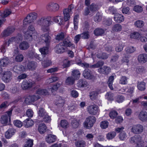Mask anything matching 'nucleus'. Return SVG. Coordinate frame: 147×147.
<instances>
[{"mask_svg":"<svg viewBox=\"0 0 147 147\" xmlns=\"http://www.w3.org/2000/svg\"><path fill=\"white\" fill-rule=\"evenodd\" d=\"M37 66V64L36 62L32 61H28L26 63L25 67L26 69L32 71L36 69Z\"/></svg>","mask_w":147,"mask_h":147,"instance_id":"nucleus-9","label":"nucleus"},{"mask_svg":"<svg viewBox=\"0 0 147 147\" xmlns=\"http://www.w3.org/2000/svg\"><path fill=\"white\" fill-rule=\"evenodd\" d=\"M62 43H60L56 45L55 47L56 52L58 53H61L65 51L64 47Z\"/></svg>","mask_w":147,"mask_h":147,"instance_id":"nucleus-21","label":"nucleus"},{"mask_svg":"<svg viewBox=\"0 0 147 147\" xmlns=\"http://www.w3.org/2000/svg\"><path fill=\"white\" fill-rule=\"evenodd\" d=\"M87 111L91 115H96L98 111V107L96 105H92L88 106L87 108Z\"/></svg>","mask_w":147,"mask_h":147,"instance_id":"nucleus-12","label":"nucleus"},{"mask_svg":"<svg viewBox=\"0 0 147 147\" xmlns=\"http://www.w3.org/2000/svg\"><path fill=\"white\" fill-rule=\"evenodd\" d=\"M71 75L73 76V77L75 79H77L79 78L80 75V73L78 70H74L71 73Z\"/></svg>","mask_w":147,"mask_h":147,"instance_id":"nucleus-38","label":"nucleus"},{"mask_svg":"<svg viewBox=\"0 0 147 147\" xmlns=\"http://www.w3.org/2000/svg\"><path fill=\"white\" fill-rule=\"evenodd\" d=\"M74 8V6L72 5H69L68 8L65 9L63 12L64 15V20L65 21L69 20L70 16L72 13V10Z\"/></svg>","mask_w":147,"mask_h":147,"instance_id":"nucleus-5","label":"nucleus"},{"mask_svg":"<svg viewBox=\"0 0 147 147\" xmlns=\"http://www.w3.org/2000/svg\"><path fill=\"white\" fill-rule=\"evenodd\" d=\"M16 130L13 128H9L5 133V136L6 138L9 139L14 135Z\"/></svg>","mask_w":147,"mask_h":147,"instance_id":"nucleus-17","label":"nucleus"},{"mask_svg":"<svg viewBox=\"0 0 147 147\" xmlns=\"http://www.w3.org/2000/svg\"><path fill=\"white\" fill-rule=\"evenodd\" d=\"M37 18L36 14V13H30L24 20V25H26L28 23H32Z\"/></svg>","mask_w":147,"mask_h":147,"instance_id":"nucleus-6","label":"nucleus"},{"mask_svg":"<svg viewBox=\"0 0 147 147\" xmlns=\"http://www.w3.org/2000/svg\"><path fill=\"white\" fill-rule=\"evenodd\" d=\"M116 135L115 131H111L109 132L106 135V137L108 140H110L113 138Z\"/></svg>","mask_w":147,"mask_h":147,"instance_id":"nucleus-42","label":"nucleus"},{"mask_svg":"<svg viewBox=\"0 0 147 147\" xmlns=\"http://www.w3.org/2000/svg\"><path fill=\"white\" fill-rule=\"evenodd\" d=\"M79 125V123L78 120L74 119L72 121L71 125L73 128H77Z\"/></svg>","mask_w":147,"mask_h":147,"instance_id":"nucleus-48","label":"nucleus"},{"mask_svg":"<svg viewBox=\"0 0 147 147\" xmlns=\"http://www.w3.org/2000/svg\"><path fill=\"white\" fill-rule=\"evenodd\" d=\"M11 11L9 9H5L3 12L1 13V16L2 18H6L11 14Z\"/></svg>","mask_w":147,"mask_h":147,"instance_id":"nucleus-34","label":"nucleus"},{"mask_svg":"<svg viewBox=\"0 0 147 147\" xmlns=\"http://www.w3.org/2000/svg\"><path fill=\"white\" fill-rule=\"evenodd\" d=\"M42 66L44 67H47L51 65L52 62L47 57V60H44L42 62Z\"/></svg>","mask_w":147,"mask_h":147,"instance_id":"nucleus-37","label":"nucleus"},{"mask_svg":"<svg viewBox=\"0 0 147 147\" xmlns=\"http://www.w3.org/2000/svg\"><path fill=\"white\" fill-rule=\"evenodd\" d=\"M61 86L60 84L57 83L55 85L53 86V87L50 89H49V91H51V93H53L54 91L57 90Z\"/></svg>","mask_w":147,"mask_h":147,"instance_id":"nucleus-45","label":"nucleus"},{"mask_svg":"<svg viewBox=\"0 0 147 147\" xmlns=\"http://www.w3.org/2000/svg\"><path fill=\"white\" fill-rule=\"evenodd\" d=\"M88 85L87 81L83 80H80L78 81L77 86L79 88L85 87Z\"/></svg>","mask_w":147,"mask_h":147,"instance_id":"nucleus-25","label":"nucleus"},{"mask_svg":"<svg viewBox=\"0 0 147 147\" xmlns=\"http://www.w3.org/2000/svg\"><path fill=\"white\" fill-rule=\"evenodd\" d=\"M136 71L138 74H142L145 71V69L142 66H138L136 68Z\"/></svg>","mask_w":147,"mask_h":147,"instance_id":"nucleus-54","label":"nucleus"},{"mask_svg":"<svg viewBox=\"0 0 147 147\" xmlns=\"http://www.w3.org/2000/svg\"><path fill=\"white\" fill-rule=\"evenodd\" d=\"M38 115L39 117H43L47 113L43 108H40L38 111Z\"/></svg>","mask_w":147,"mask_h":147,"instance_id":"nucleus-43","label":"nucleus"},{"mask_svg":"<svg viewBox=\"0 0 147 147\" xmlns=\"http://www.w3.org/2000/svg\"><path fill=\"white\" fill-rule=\"evenodd\" d=\"M31 100L33 102H34L40 98V97L37 94L30 95Z\"/></svg>","mask_w":147,"mask_h":147,"instance_id":"nucleus-62","label":"nucleus"},{"mask_svg":"<svg viewBox=\"0 0 147 147\" xmlns=\"http://www.w3.org/2000/svg\"><path fill=\"white\" fill-rule=\"evenodd\" d=\"M36 94H38L41 95H47L49 94L50 91H49V89H46L39 88L36 90Z\"/></svg>","mask_w":147,"mask_h":147,"instance_id":"nucleus-22","label":"nucleus"},{"mask_svg":"<svg viewBox=\"0 0 147 147\" xmlns=\"http://www.w3.org/2000/svg\"><path fill=\"white\" fill-rule=\"evenodd\" d=\"M75 144L77 147H84L86 145L85 142L82 140L78 141Z\"/></svg>","mask_w":147,"mask_h":147,"instance_id":"nucleus-47","label":"nucleus"},{"mask_svg":"<svg viewBox=\"0 0 147 147\" xmlns=\"http://www.w3.org/2000/svg\"><path fill=\"white\" fill-rule=\"evenodd\" d=\"M143 125L139 124L133 126L131 129V131L134 134H139L143 131Z\"/></svg>","mask_w":147,"mask_h":147,"instance_id":"nucleus-7","label":"nucleus"},{"mask_svg":"<svg viewBox=\"0 0 147 147\" xmlns=\"http://www.w3.org/2000/svg\"><path fill=\"white\" fill-rule=\"evenodd\" d=\"M114 79V76H111L109 77L107 82L108 84L109 88L112 90H113V84Z\"/></svg>","mask_w":147,"mask_h":147,"instance_id":"nucleus-35","label":"nucleus"},{"mask_svg":"<svg viewBox=\"0 0 147 147\" xmlns=\"http://www.w3.org/2000/svg\"><path fill=\"white\" fill-rule=\"evenodd\" d=\"M115 21L117 23H120L124 21V18L123 15L118 13L115 14L114 17Z\"/></svg>","mask_w":147,"mask_h":147,"instance_id":"nucleus-19","label":"nucleus"},{"mask_svg":"<svg viewBox=\"0 0 147 147\" xmlns=\"http://www.w3.org/2000/svg\"><path fill=\"white\" fill-rule=\"evenodd\" d=\"M122 28V26L120 24H116L114 25L112 27V30L114 32L121 31Z\"/></svg>","mask_w":147,"mask_h":147,"instance_id":"nucleus-39","label":"nucleus"},{"mask_svg":"<svg viewBox=\"0 0 147 147\" xmlns=\"http://www.w3.org/2000/svg\"><path fill=\"white\" fill-rule=\"evenodd\" d=\"M127 82V78L125 76H122L119 80V83L121 84H125Z\"/></svg>","mask_w":147,"mask_h":147,"instance_id":"nucleus-63","label":"nucleus"},{"mask_svg":"<svg viewBox=\"0 0 147 147\" xmlns=\"http://www.w3.org/2000/svg\"><path fill=\"white\" fill-rule=\"evenodd\" d=\"M110 68L106 66L101 67L98 69V71L100 74L107 75L111 71Z\"/></svg>","mask_w":147,"mask_h":147,"instance_id":"nucleus-14","label":"nucleus"},{"mask_svg":"<svg viewBox=\"0 0 147 147\" xmlns=\"http://www.w3.org/2000/svg\"><path fill=\"white\" fill-rule=\"evenodd\" d=\"M83 75L84 78L88 80H94L96 79V76L90 70L88 69H86L84 71Z\"/></svg>","mask_w":147,"mask_h":147,"instance_id":"nucleus-8","label":"nucleus"},{"mask_svg":"<svg viewBox=\"0 0 147 147\" xmlns=\"http://www.w3.org/2000/svg\"><path fill=\"white\" fill-rule=\"evenodd\" d=\"M34 24H32L28 27L27 31L24 33V35L25 38L29 41L31 40L32 39V34L35 31Z\"/></svg>","mask_w":147,"mask_h":147,"instance_id":"nucleus-4","label":"nucleus"},{"mask_svg":"<svg viewBox=\"0 0 147 147\" xmlns=\"http://www.w3.org/2000/svg\"><path fill=\"white\" fill-rule=\"evenodd\" d=\"M99 93L97 91H92L89 93V97L92 100H94L96 99Z\"/></svg>","mask_w":147,"mask_h":147,"instance_id":"nucleus-26","label":"nucleus"},{"mask_svg":"<svg viewBox=\"0 0 147 147\" xmlns=\"http://www.w3.org/2000/svg\"><path fill=\"white\" fill-rule=\"evenodd\" d=\"M126 52L127 54H130L134 52L136 50L133 47H129L125 48Z\"/></svg>","mask_w":147,"mask_h":147,"instance_id":"nucleus-51","label":"nucleus"},{"mask_svg":"<svg viewBox=\"0 0 147 147\" xmlns=\"http://www.w3.org/2000/svg\"><path fill=\"white\" fill-rule=\"evenodd\" d=\"M105 33L104 30L102 28H97L94 31V34L96 36H101Z\"/></svg>","mask_w":147,"mask_h":147,"instance_id":"nucleus-33","label":"nucleus"},{"mask_svg":"<svg viewBox=\"0 0 147 147\" xmlns=\"http://www.w3.org/2000/svg\"><path fill=\"white\" fill-rule=\"evenodd\" d=\"M127 137L126 134L125 132L120 133L119 135V138L121 140H125Z\"/></svg>","mask_w":147,"mask_h":147,"instance_id":"nucleus-57","label":"nucleus"},{"mask_svg":"<svg viewBox=\"0 0 147 147\" xmlns=\"http://www.w3.org/2000/svg\"><path fill=\"white\" fill-rule=\"evenodd\" d=\"M46 128L47 127L45 125L42 123L39 124L38 130L40 134H42L46 132Z\"/></svg>","mask_w":147,"mask_h":147,"instance_id":"nucleus-27","label":"nucleus"},{"mask_svg":"<svg viewBox=\"0 0 147 147\" xmlns=\"http://www.w3.org/2000/svg\"><path fill=\"white\" fill-rule=\"evenodd\" d=\"M1 124L4 125L7 124L8 122V117L7 115H5L1 116L0 119Z\"/></svg>","mask_w":147,"mask_h":147,"instance_id":"nucleus-31","label":"nucleus"},{"mask_svg":"<svg viewBox=\"0 0 147 147\" xmlns=\"http://www.w3.org/2000/svg\"><path fill=\"white\" fill-rule=\"evenodd\" d=\"M99 9L98 6L94 3H92L90 6L89 9L92 11H97Z\"/></svg>","mask_w":147,"mask_h":147,"instance_id":"nucleus-44","label":"nucleus"},{"mask_svg":"<svg viewBox=\"0 0 147 147\" xmlns=\"http://www.w3.org/2000/svg\"><path fill=\"white\" fill-rule=\"evenodd\" d=\"M138 59L141 63H144L147 61V56H138Z\"/></svg>","mask_w":147,"mask_h":147,"instance_id":"nucleus-40","label":"nucleus"},{"mask_svg":"<svg viewBox=\"0 0 147 147\" xmlns=\"http://www.w3.org/2000/svg\"><path fill=\"white\" fill-rule=\"evenodd\" d=\"M32 85V82L24 80L22 83L21 87L23 90H26L31 88Z\"/></svg>","mask_w":147,"mask_h":147,"instance_id":"nucleus-20","label":"nucleus"},{"mask_svg":"<svg viewBox=\"0 0 147 147\" xmlns=\"http://www.w3.org/2000/svg\"><path fill=\"white\" fill-rule=\"evenodd\" d=\"M138 88L140 90H144L145 89V83L144 82H141L138 83Z\"/></svg>","mask_w":147,"mask_h":147,"instance_id":"nucleus-49","label":"nucleus"},{"mask_svg":"<svg viewBox=\"0 0 147 147\" xmlns=\"http://www.w3.org/2000/svg\"><path fill=\"white\" fill-rule=\"evenodd\" d=\"M53 20L56 22H58L60 25H63L64 22L62 18L59 16H57L53 17Z\"/></svg>","mask_w":147,"mask_h":147,"instance_id":"nucleus-30","label":"nucleus"},{"mask_svg":"<svg viewBox=\"0 0 147 147\" xmlns=\"http://www.w3.org/2000/svg\"><path fill=\"white\" fill-rule=\"evenodd\" d=\"M40 38L41 40L44 42L46 44V47H44L40 49L39 50L40 51L41 53L42 54L47 55L48 54L49 46L51 41V37L47 34H42L40 36Z\"/></svg>","mask_w":147,"mask_h":147,"instance_id":"nucleus-2","label":"nucleus"},{"mask_svg":"<svg viewBox=\"0 0 147 147\" xmlns=\"http://www.w3.org/2000/svg\"><path fill=\"white\" fill-rule=\"evenodd\" d=\"M77 59L76 60V61H77ZM82 60L81 59L79 60V62H77V64L78 65H79L80 66L82 67H84L87 68L89 67L90 68V65H89V64L88 63H82Z\"/></svg>","mask_w":147,"mask_h":147,"instance_id":"nucleus-53","label":"nucleus"},{"mask_svg":"<svg viewBox=\"0 0 147 147\" xmlns=\"http://www.w3.org/2000/svg\"><path fill=\"white\" fill-rule=\"evenodd\" d=\"M142 98H144L147 100L146 101H141L140 102L142 106L144 108L147 107V97L144 96H142Z\"/></svg>","mask_w":147,"mask_h":147,"instance_id":"nucleus-64","label":"nucleus"},{"mask_svg":"<svg viewBox=\"0 0 147 147\" xmlns=\"http://www.w3.org/2000/svg\"><path fill=\"white\" fill-rule=\"evenodd\" d=\"M140 138L138 136H135L130 138V142L131 143H136L138 140H140Z\"/></svg>","mask_w":147,"mask_h":147,"instance_id":"nucleus-52","label":"nucleus"},{"mask_svg":"<svg viewBox=\"0 0 147 147\" xmlns=\"http://www.w3.org/2000/svg\"><path fill=\"white\" fill-rule=\"evenodd\" d=\"M75 80V79L73 77L69 76L66 79L65 83L66 85H72L74 84Z\"/></svg>","mask_w":147,"mask_h":147,"instance_id":"nucleus-28","label":"nucleus"},{"mask_svg":"<svg viewBox=\"0 0 147 147\" xmlns=\"http://www.w3.org/2000/svg\"><path fill=\"white\" fill-rule=\"evenodd\" d=\"M12 70L14 72L20 73L26 70V68L22 65H15L12 68Z\"/></svg>","mask_w":147,"mask_h":147,"instance_id":"nucleus-13","label":"nucleus"},{"mask_svg":"<svg viewBox=\"0 0 147 147\" xmlns=\"http://www.w3.org/2000/svg\"><path fill=\"white\" fill-rule=\"evenodd\" d=\"M104 64V62L102 61H99L97 63L94 64L90 65V68H97L102 67Z\"/></svg>","mask_w":147,"mask_h":147,"instance_id":"nucleus-32","label":"nucleus"},{"mask_svg":"<svg viewBox=\"0 0 147 147\" xmlns=\"http://www.w3.org/2000/svg\"><path fill=\"white\" fill-rule=\"evenodd\" d=\"M15 37H12L11 38L9 39L7 42H5L4 44V45L2 46V47L0 49V50L1 52L3 53V54L5 52L6 47L7 46V44H8L7 46H9V44L10 43L13 42H15Z\"/></svg>","mask_w":147,"mask_h":147,"instance_id":"nucleus-16","label":"nucleus"},{"mask_svg":"<svg viewBox=\"0 0 147 147\" xmlns=\"http://www.w3.org/2000/svg\"><path fill=\"white\" fill-rule=\"evenodd\" d=\"M102 15L99 12H97L94 16V20L95 22H98L100 21L102 19Z\"/></svg>","mask_w":147,"mask_h":147,"instance_id":"nucleus-36","label":"nucleus"},{"mask_svg":"<svg viewBox=\"0 0 147 147\" xmlns=\"http://www.w3.org/2000/svg\"><path fill=\"white\" fill-rule=\"evenodd\" d=\"M96 120V118L92 116H90L87 117L84 123V127L89 129L92 127Z\"/></svg>","mask_w":147,"mask_h":147,"instance_id":"nucleus-3","label":"nucleus"},{"mask_svg":"<svg viewBox=\"0 0 147 147\" xmlns=\"http://www.w3.org/2000/svg\"><path fill=\"white\" fill-rule=\"evenodd\" d=\"M53 23L50 17H43L40 19L37 22L38 24L41 28V30L44 32H46L49 30V26Z\"/></svg>","mask_w":147,"mask_h":147,"instance_id":"nucleus-1","label":"nucleus"},{"mask_svg":"<svg viewBox=\"0 0 147 147\" xmlns=\"http://www.w3.org/2000/svg\"><path fill=\"white\" fill-rule=\"evenodd\" d=\"M79 17V15H76L74 18V29L76 30L78 28V18Z\"/></svg>","mask_w":147,"mask_h":147,"instance_id":"nucleus-46","label":"nucleus"},{"mask_svg":"<svg viewBox=\"0 0 147 147\" xmlns=\"http://www.w3.org/2000/svg\"><path fill=\"white\" fill-rule=\"evenodd\" d=\"M138 118L142 121H145L147 120V112L142 111L140 112L138 115Z\"/></svg>","mask_w":147,"mask_h":147,"instance_id":"nucleus-18","label":"nucleus"},{"mask_svg":"<svg viewBox=\"0 0 147 147\" xmlns=\"http://www.w3.org/2000/svg\"><path fill=\"white\" fill-rule=\"evenodd\" d=\"M59 8V5L56 3H50L47 6V9L50 11H56L58 10Z\"/></svg>","mask_w":147,"mask_h":147,"instance_id":"nucleus-10","label":"nucleus"},{"mask_svg":"<svg viewBox=\"0 0 147 147\" xmlns=\"http://www.w3.org/2000/svg\"><path fill=\"white\" fill-rule=\"evenodd\" d=\"M12 74L9 71H5L2 77L3 81L6 83L9 82L11 80Z\"/></svg>","mask_w":147,"mask_h":147,"instance_id":"nucleus-11","label":"nucleus"},{"mask_svg":"<svg viewBox=\"0 0 147 147\" xmlns=\"http://www.w3.org/2000/svg\"><path fill=\"white\" fill-rule=\"evenodd\" d=\"M14 125L18 127H20L22 126V123L21 121L18 120H16L13 121Z\"/></svg>","mask_w":147,"mask_h":147,"instance_id":"nucleus-56","label":"nucleus"},{"mask_svg":"<svg viewBox=\"0 0 147 147\" xmlns=\"http://www.w3.org/2000/svg\"><path fill=\"white\" fill-rule=\"evenodd\" d=\"M25 127H28L32 126L34 123V121L31 119H27L24 121Z\"/></svg>","mask_w":147,"mask_h":147,"instance_id":"nucleus-29","label":"nucleus"},{"mask_svg":"<svg viewBox=\"0 0 147 147\" xmlns=\"http://www.w3.org/2000/svg\"><path fill=\"white\" fill-rule=\"evenodd\" d=\"M130 36L131 38L137 39L140 37V34L138 32H134L131 34Z\"/></svg>","mask_w":147,"mask_h":147,"instance_id":"nucleus-50","label":"nucleus"},{"mask_svg":"<svg viewBox=\"0 0 147 147\" xmlns=\"http://www.w3.org/2000/svg\"><path fill=\"white\" fill-rule=\"evenodd\" d=\"M19 47L21 50H24L29 47V45L27 42L23 41L20 44Z\"/></svg>","mask_w":147,"mask_h":147,"instance_id":"nucleus-24","label":"nucleus"},{"mask_svg":"<svg viewBox=\"0 0 147 147\" xmlns=\"http://www.w3.org/2000/svg\"><path fill=\"white\" fill-rule=\"evenodd\" d=\"M60 125L63 128H67L68 125V123L66 120H62L61 121Z\"/></svg>","mask_w":147,"mask_h":147,"instance_id":"nucleus-59","label":"nucleus"},{"mask_svg":"<svg viewBox=\"0 0 147 147\" xmlns=\"http://www.w3.org/2000/svg\"><path fill=\"white\" fill-rule=\"evenodd\" d=\"M62 45L64 46L70 47L73 45V44L71 42L70 38L69 37L65 38L63 40V42H62Z\"/></svg>","mask_w":147,"mask_h":147,"instance_id":"nucleus-23","label":"nucleus"},{"mask_svg":"<svg viewBox=\"0 0 147 147\" xmlns=\"http://www.w3.org/2000/svg\"><path fill=\"white\" fill-rule=\"evenodd\" d=\"M134 25L136 27L140 28L144 26V23L142 20H139L136 21L134 22Z\"/></svg>","mask_w":147,"mask_h":147,"instance_id":"nucleus-41","label":"nucleus"},{"mask_svg":"<svg viewBox=\"0 0 147 147\" xmlns=\"http://www.w3.org/2000/svg\"><path fill=\"white\" fill-rule=\"evenodd\" d=\"M33 140H32L29 139L26 142L24 147H32L33 144Z\"/></svg>","mask_w":147,"mask_h":147,"instance_id":"nucleus-60","label":"nucleus"},{"mask_svg":"<svg viewBox=\"0 0 147 147\" xmlns=\"http://www.w3.org/2000/svg\"><path fill=\"white\" fill-rule=\"evenodd\" d=\"M57 139L56 136L50 134L48 135L46 137V141L48 143L51 144L55 142Z\"/></svg>","mask_w":147,"mask_h":147,"instance_id":"nucleus-15","label":"nucleus"},{"mask_svg":"<svg viewBox=\"0 0 147 147\" xmlns=\"http://www.w3.org/2000/svg\"><path fill=\"white\" fill-rule=\"evenodd\" d=\"M43 121L45 122L49 123L51 121V117L48 115L47 113L43 117Z\"/></svg>","mask_w":147,"mask_h":147,"instance_id":"nucleus-55","label":"nucleus"},{"mask_svg":"<svg viewBox=\"0 0 147 147\" xmlns=\"http://www.w3.org/2000/svg\"><path fill=\"white\" fill-rule=\"evenodd\" d=\"M109 123L107 121H102L100 123V126L102 129H106L108 126Z\"/></svg>","mask_w":147,"mask_h":147,"instance_id":"nucleus-61","label":"nucleus"},{"mask_svg":"<svg viewBox=\"0 0 147 147\" xmlns=\"http://www.w3.org/2000/svg\"><path fill=\"white\" fill-rule=\"evenodd\" d=\"M134 10L137 13H140L142 11L143 8L141 6L137 5L134 7Z\"/></svg>","mask_w":147,"mask_h":147,"instance_id":"nucleus-58","label":"nucleus"}]
</instances>
